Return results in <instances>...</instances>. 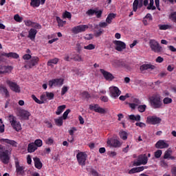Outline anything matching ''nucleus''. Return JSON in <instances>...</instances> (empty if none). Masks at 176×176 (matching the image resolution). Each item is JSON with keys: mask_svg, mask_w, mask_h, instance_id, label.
<instances>
[{"mask_svg": "<svg viewBox=\"0 0 176 176\" xmlns=\"http://www.w3.org/2000/svg\"><path fill=\"white\" fill-rule=\"evenodd\" d=\"M12 151L13 148L11 146H6V149L0 151V160L4 164H8L9 160H10V155H12Z\"/></svg>", "mask_w": 176, "mask_h": 176, "instance_id": "f257e3e1", "label": "nucleus"}, {"mask_svg": "<svg viewBox=\"0 0 176 176\" xmlns=\"http://www.w3.org/2000/svg\"><path fill=\"white\" fill-rule=\"evenodd\" d=\"M150 104L154 109H159L163 106V102H162V98L160 95L155 94L151 97Z\"/></svg>", "mask_w": 176, "mask_h": 176, "instance_id": "f03ea898", "label": "nucleus"}, {"mask_svg": "<svg viewBox=\"0 0 176 176\" xmlns=\"http://www.w3.org/2000/svg\"><path fill=\"white\" fill-rule=\"evenodd\" d=\"M148 45L152 52H154V53H162L163 52V47H162L159 42L155 39H150Z\"/></svg>", "mask_w": 176, "mask_h": 176, "instance_id": "7ed1b4c3", "label": "nucleus"}, {"mask_svg": "<svg viewBox=\"0 0 176 176\" xmlns=\"http://www.w3.org/2000/svg\"><path fill=\"white\" fill-rule=\"evenodd\" d=\"M26 64L24 65V68L26 69H32L36 68V65L39 64V57L32 56L30 60L25 61Z\"/></svg>", "mask_w": 176, "mask_h": 176, "instance_id": "20e7f679", "label": "nucleus"}, {"mask_svg": "<svg viewBox=\"0 0 176 176\" xmlns=\"http://www.w3.org/2000/svg\"><path fill=\"white\" fill-rule=\"evenodd\" d=\"M148 163V155L146 154H141L138 155L137 160L133 162V166H138L145 165Z\"/></svg>", "mask_w": 176, "mask_h": 176, "instance_id": "39448f33", "label": "nucleus"}, {"mask_svg": "<svg viewBox=\"0 0 176 176\" xmlns=\"http://www.w3.org/2000/svg\"><path fill=\"white\" fill-rule=\"evenodd\" d=\"M76 159L78 164L82 167L86 166V160H87V154L85 152H80L76 155Z\"/></svg>", "mask_w": 176, "mask_h": 176, "instance_id": "423d86ee", "label": "nucleus"}, {"mask_svg": "<svg viewBox=\"0 0 176 176\" xmlns=\"http://www.w3.org/2000/svg\"><path fill=\"white\" fill-rule=\"evenodd\" d=\"M6 82L8 86H9L10 89L12 91H14V93H20L21 91L20 85H17L15 82H13L10 80H6Z\"/></svg>", "mask_w": 176, "mask_h": 176, "instance_id": "0eeeda50", "label": "nucleus"}, {"mask_svg": "<svg viewBox=\"0 0 176 176\" xmlns=\"http://www.w3.org/2000/svg\"><path fill=\"white\" fill-rule=\"evenodd\" d=\"M15 168L16 176L25 175V166L20 165V162L19 161L15 162Z\"/></svg>", "mask_w": 176, "mask_h": 176, "instance_id": "6e6552de", "label": "nucleus"}, {"mask_svg": "<svg viewBox=\"0 0 176 176\" xmlns=\"http://www.w3.org/2000/svg\"><path fill=\"white\" fill-rule=\"evenodd\" d=\"M64 85V80L63 78H55L50 80L48 82V85L50 87H57V86H63Z\"/></svg>", "mask_w": 176, "mask_h": 176, "instance_id": "1a4fd4ad", "label": "nucleus"}, {"mask_svg": "<svg viewBox=\"0 0 176 176\" xmlns=\"http://www.w3.org/2000/svg\"><path fill=\"white\" fill-rule=\"evenodd\" d=\"M146 122L148 123V124H160V123L162 122V118L156 116H148Z\"/></svg>", "mask_w": 176, "mask_h": 176, "instance_id": "9d476101", "label": "nucleus"}, {"mask_svg": "<svg viewBox=\"0 0 176 176\" xmlns=\"http://www.w3.org/2000/svg\"><path fill=\"white\" fill-rule=\"evenodd\" d=\"M110 90V96H111L112 98H114L116 100L120 94H122V91L120 89H119L117 87H111L109 88Z\"/></svg>", "mask_w": 176, "mask_h": 176, "instance_id": "9b49d317", "label": "nucleus"}, {"mask_svg": "<svg viewBox=\"0 0 176 176\" xmlns=\"http://www.w3.org/2000/svg\"><path fill=\"white\" fill-rule=\"evenodd\" d=\"M87 26H86V25H77L76 27H74L72 29V32H73V34H75V35H76L77 34H80L81 32H85L86 31V30H87Z\"/></svg>", "mask_w": 176, "mask_h": 176, "instance_id": "f8f14e48", "label": "nucleus"}, {"mask_svg": "<svg viewBox=\"0 0 176 176\" xmlns=\"http://www.w3.org/2000/svg\"><path fill=\"white\" fill-rule=\"evenodd\" d=\"M100 72H101L102 75L104 78L105 80H108L109 82H111L115 79V76H113V74H111L109 72L106 71L104 69H100Z\"/></svg>", "mask_w": 176, "mask_h": 176, "instance_id": "ddd939ff", "label": "nucleus"}, {"mask_svg": "<svg viewBox=\"0 0 176 176\" xmlns=\"http://www.w3.org/2000/svg\"><path fill=\"white\" fill-rule=\"evenodd\" d=\"M0 144H1L2 145H10L11 146L17 148V142L12 140L10 139L1 138Z\"/></svg>", "mask_w": 176, "mask_h": 176, "instance_id": "4468645a", "label": "nucleus"}, {"mask_svg": "<svg viewBox=\"0 0 176 176\" xmlns=\"http://www.w3.org/2000/svg\"><path fill=\"white\" fill-rule=\"evenodd\" d=\"M114 45H116V50L118 52H122L126 49V43L121 41H114Z\"/></svg>", "mask_w": 176, "mask_h": 176, "instance_id": "2eb2a0df", "label": "nucleus"}, {"mask_svg": "<svg viewBox=\"0 0 176 176\" xmlns=\"http://www.w3.org/2000/svg\"><path fill=\"white\" fill-rule=\"evenodd\" d=\"M89 109L91 111H94V112H97L98 113H105V109L100 107L98 104H89Z\"/></svg>", "mask_w": 176, "mask_h": 176, "instance_id": "dca6fc26", "label": "nucleus"}, {"mask_svg": "<svg viewBox=\"0 0 176 176\" xmlns=\"http://www.w3.org/2000/svg\"><path fill=\"white\" fill-rule=\"evenodd\" d=\"M19 115L21 118H22V119L28 120V119H30V116H31V113L27 110L21 109L19 111Z\"/></svg>", "mask_w": 176, "mask_h": 176, "instance_id": "f3484780", "label": "nucleus"}, {"mask_svg": "<svg viewBox=\"0 0 176 176\" xmlns=\"http://www.w3.org/2000/svg\"><path fill=\"white\" fill-rule=\"evenodd\" d=\"M2 56L7 57L8 58H19V54L16 52H10L8 54L3 52L0 55V61H2Z\"/></svg>", "mask_w": 176, "mask_h": 176, "instance_id": "a211bd4d", "label": "nucleus"}, {"mask_svg": "<svg viewBox=\"0 0 176 176\" xmlns=\"http://www.w3.org/2000/svg\"><path fill=\"white\" fill-rule=\"evenodd\" d=\"M169 144L168 143L166 142V141L163 140H160L155 144V148L157 149H164L166 148H168Z\"/></svg>", "mask_w": 176, "mask_h": 176, "instance_id": "6ab92c4d", "label": "nucleus"}, {"mask_svg": "<svg viewBox=\"0 0 176 176\" xmlns=\"http://www.w3.org/2000/svg\"><path fill=\"white\" fill-rule=\"evenodd\" d=\"M38 34V30L35 28H31L28 31V38H30L32 41H35V38H36V34Z\"/></svg>", "mask_w": 176, "mask_h": 176, "instance_id": "aec40b11", "label": "nucleus"}, {"mask_svg": "<svg viewBox=\"0 0 176 176\" xmlns=\"http://www.w3.org/2000/svg\"><path fill=\"white\" fill-rule=\"evenodd\" d=\"M107 144L113 148H120L122 146V143L118 140H108Z\"/></svg>", "mask_w": 176, "mask_h": 176, "instance_id": "412c9836", "label": "nucleus"}, {"mask_svg": "<svg viewBox=\"0 0 176 176\" xmlns=\"http://www.w3.org/2000/svg\"><path fill=\"white\" fill-rule=\"evenodd\" d=\"M156 66L151 64H143L140 67V70L141 72H144V71H146V69H155Z\"/></svg>", "mask_w": 176, "mask_h": 176, "instance_id": "4be33fe9", "label": "nucleus"}, {"mask_svg": "<svg viewBox=\"0 0 176 176\" xmlns=\"http://www.w3.org/2000/svg\"><path fill=\"white\" fill-rule=\"evenodd\" d=\"M145 170V167L139 166L136 168H133L129 170V174H135V173H141V171H144Z\"/></svg>", "mask_w": 176, "mask_h": 176, "instance_id": "5701e85b", "label": "nucleus"}, {"mask_svg": "<svg viewBox=\"0 0 176 176\" xmlns=\"http://www.w3.org/2000/svg\"><path fill=\"white\" fill-rule=\"evenodd\" d=\"M33 160L34 162V167L38 168V170H41L43 166L42 162H41V159H39L38 157H36L33 158Z\"/></svg>", "mask_w": 176, "mask_h": 176, "instance_id": "b1692460", "label": "nucleus"}, {"mask_svg": "<svg viewBox=\"0 0 176 176\" xmlns=\"http://www.w3.org/2000/svg\"><path fill=\"white\" fill-rule=\"evenodd\" d=\"M37 149L38 148L34 142H31L28 145V152L29 153H34V152H35V151H36Z\"/></svg>", "mask_w": 176, "mask_h": 176, "instance_id": "393cba45", "label": "nucleus"}, {"mask_svg": "<svg viewBox=\"0 0 176 176\" xmlns=\"http://www.w3.org/2000/svg\"><path fill=\"white\" fill-rule=\"evenodd\" d=\"M1 69L3 71V74H10L12 72V69H13V67L12 66L1 65Z\"/></svg>", "mask_w": 176, "mask_h": 176, "instance_id": "a878e982", "label": "nucleus"}, {"mask_svg": "<svg viewBox=\"0 0 176 176\" xmlns=\"http://www.w3.org/2000/svg\"><path fill=\"white\" fill-rule=\"evenodd\" d=\"M11 126L15 131H20L21 130V124L19 121L14 122Z\"/></svg>", "mask_w": 176, "mask_h": 176, "instance_id": "bb28decb", "label": "nucleus"}, {"mask_svg": "<svg viewBox=\"0 0 176 176\" xmlns=\"http://www.w3.org/2000/svg\"><path fill=\"white\" fill-rule=\"evenodd\" d=\"M58 61H60V59H58V58L50 59L47 61V65L48 67H53V64L54 65L58 64Z\"/></svg>", "mask_w": 176, "mask_h": 176, "instance_id": "cd10ccee", "label": "nucleus"}, {"mask_svg": "<svg viewBox=\"0 0 176 176\" xmlns=\"http://www.w3.org/2000/svg\"><path fill=\"white\" fill-rule=\"evenodd\" d=\"M65 108H67V106L65 104L58 106L56 111V114L61 115V113H63V112L65 111Z\"/></svg>", "mask_w": 176, "mask_h": 176, "instance_id": "c85d7f7f", "label": "nucleus"}, {"mask_svg": "<svg viewBox=\"0 0 176 176\" xmlns=\"http://www.w3.org/2000/svg\"><path fill=\"white\" fill-rule=\"evenodd\" d=\"M116 17V14L110 13L106 19V22L108 23V24H111V23H112V21L113 20V19H115Z\"/></svg>", "mask_w": 176, "mask_h": 176, "instance_id": "c756f323", "label": "nucleus"}, {"mask_svg": "<svg viewBox=\"0 0 176 176\" xmlns=\"http://www.w3.org/2000/svg\"><path fill=\"white\" fill-rule=\"evenodd\" d=\"M41 5V0H31L30 6L32 8H39Z\"/></svg>", "mask_w": 176, "mask_h": 176, "instance_id": "7c9ffc66", "label": "nucleus"}, {"mask_svg": "<svg viewBox=\"0 0 176 176\" xmlns=\"http://www.w3.org/2000/svg\"><path fill=\"white\" fill-rule=\"evenodd\" d=\"M172 153H173V150L171 149V148H168L164 154V157H163L164 159H169Z\"/></svg>", "mask_w": 176, "mask_h": 176, "instance_id": "2f4dec72", "label": "nucleus"}, {"mask_svg": "<svg viewBox=\"0 0 176 176\" xmlns=\"http://www.w3.org/2000/svg\"><path fill=\"white\" fill-rule=\"evenodd\" d=\"M56 21L58 23V27H64L67 23V21H63L60 16H56Z\"/></svg>", "mask_w": 176, "mask_h": 176, "instance_id": "473e14b6", "label": "nucleus"}, {"mask_svg": "<svg viewBox=\"0 0 176 176\" xmlns=\"http://www.w3.org/2000/svg\"><path fill=\"white\" fill-rule=\"evenodd\" d=\"M8 120L11 124V126L14 124L17 121V118L16 116H13L12 114H10L8 116Z\"/></svg>", "mask_w": 176, "mask_h": 176, "instance_id": "72a5a7b5", "label": "nucleus"}, {"mask_svg": "<svg viewBox=\"0 0 176 176\" xmlns=\"http://www.w3.org/2000/svg\"><path fill=\"white\" fill-rule=\"evenodd\" d=\"M129 118L130 120H135L136 122H140V120H141V116L140 115L135 116L132 114V115H130Z\"/></svg>", "mask_w": 176, "mask_h": 176, "instance_id": "f704fd0d", "label": "nucleus"}, {"mask_svg": "<svg viewBox=\"0 0 176 176\" xmlns=\"http://www.w3.org/2000/svg\"><path fill=\"white\" fill-rule=\"evenodd\" d=\"M168 19L176 24V11L171 12L168 16Z\"/></svg>", "mask_w": 176, "mask_h": 176, "instance_id": "c9c22d12", "label": "nucleus"}, {"mask_svg": "<svg viewBox=\"0 0 176 176\" xmlns=\"http://www.w3.org/2000/svg\"><path fill=\"white\" fill-rule=\"evenodd\" d=\"M63 120V117H59L58 118L54 119L55 124H56V126H61L64 122Z\"/></svg>", "mask_w": 176, "mask_h": 176, "instance_id": "e433bc0d", "label": "nucleus"}, {"mask_svg": "<svg viewBox=\"0 0 176 176\" xmlns=\"http://www.w3.org/2000/svg\"><path fill=\"white\" fill-rule=\"evenodd\" d=\"M33 143H34L36 148H41V146L43 145V142H42V140L41 139H36Z\"/></svg>", "mask_w": 176, "mask_h": 176, "instance_id": "4c0bfd02", "label": "nucleus"}, {"mask_svg": "<svg viewBox=\"0 0 176 176\" xmlns=\"http://www.w3.org/2000/svg\"><path fill=\"white\" fill-rule=\"evenodd\" d=\"M160 165L161 166V167H163V168H168V162H167V161H165L164 160L160 161Z\"/></svg>", "mask_w": 176, "mask_h": 176, "instance_id": "58836bf2", "label": "nucleus"}, {"mask_svg": "<svg viewBox=\"0 0 176 176\" xmlns=\"http://www.w3.org/2000/svg\"><path fill=\"white\" fill-rule=\"evenodd\" d=\"M70 60H74V61H83V59L82 58V56L79 54H76L74 57L71 58Z\"/></svg>", "mask_w": 176, "mask_h": 176, "instance_id": "ea45409f", "label": "nucleus"}, {"mask_svg": "<svg viewBox=\"0 0 176 176\" xmlns=\"http://www.w3.org/2000/svg\"><path fill=\"white\" fill-rule=\"evenodd\" d=\"M32 98L34 101H35V102H36V104H45L44 101H41V100L38 99V98H36V96L35 95H32Z\"/></svg>", "mask_w": 176, "mask_h": 176, "instance_id": "a19ab883", "label": "nucleus"}, {"mask_svg": "<svg viewBox=\"0 0 176 176\" xmlns=\"http://www.w3.org/2000/svg\"><path fill=\"white\" fill-rule=\"evenodd\" d=\"M127 132L126 131H122L120 133V137L124 141H126L127 140Z\"/></svg>", "mask_w": 176, "mask_h": 176, "instance_id": "79ce46f5", "label": "nucleus"}, {"mask_svg": "<svg viewBox=\"0 0 176 176\" xmlns=\"http://www.w3.org/2000/svg\"><path fill=\"white\" fill-rule=\"evenodd\" d=\"M171 102H173V99L168 97L164 98L163 100V103L165 105H167L168 104H171Z\"/></svg>", "mask_w": 176, "mask_h": 176, "instance_id": "37998d69", "label": "nucleus"}, {"mask_svg": "<svg viewBox=\"0 0 176 176\" xmlns=\"http://www.w3.org/2000/svg\"><path fill=\"white\" fill-rule=\"evenodd\" d=\"M140 2L138 0H135L133 3V12H137V9H138V5Z\"/></svg>", "mask_w": 176, "mask_h": 176, "instance_id": "c03bdc74", "label": "nucleus"}, {"mask_svg": "<svg viewBox=\"0 0 176 176\" xmlns=\"http://www.w3.org/2000/svg\"><path fill=\"white\" fill-rule=\"evenodd\" d=\"M153 3H154L153 0H150V3L147 7V9L148 10H155L156 9V7L153 6Z\"/></svg>", "mask_w": 176, "mask_h": 176, "instance_id": "a18cd8bd", "label": "nucleus"}, {"mask_svg": "<svg viewBox=\"0 0 176 176\" xmlns=\"http://www.w3.org/2000/svg\"><path fill=\"white\" fill-rule=\"evenodd\" d=\"M14 20L17 23H21L23 21V17L20 16L18 14L14 16Z\"/></svg>", "mask_w": 176, "mask_h": 176, "instance_id": "49530a36", "label": "nucleus"}, {"mask_svg": "<svg viewBox=\"0 0 176 176\" xmlns=\"http://www.w3.org/2000/svg\"><path fill=\"white\" fill-rule=\"evenodd\" d=\"M63 19H71L72 17V14H71V12H69L68 11H65L63 14Z\"/></svg>", "mask_w": 176, "mask_h": 176, "instance_id": "de8ad7c7", "label": "nucleus"}, {"mask_svg": "<svg viewBox=\"0 0 176 176\" xmlns=\"http://www.w3.org/2000/svg\"><path fill=\"white\" fill-rule=\"evenodd\" d=\"M84 49H85V50H94L96 45H94V44H89L87 46H84Z\"/></svg>", "mask_w": 176, "mask_h": 176, "instance_id": "09e8293b", "label": "nucleus"}, {"mask_svg": "<svg viewBox=\"0 0 176 176\" xmlns=\"http://www.w3.org/2000/svg\"><path fill=\"white\" fill-rule=\"evenodd\" d=\"M69 112H71V109H68L63 113V115L62 117L63 120H67V118H68V115L69 114Z\"/></svg>", "mask_w": 176, "mask_h": 176, "instance_id": "8fccbe9b", "label": "nucleus"}, {"mask_svg": "<svg viewBox=\"0 0 176 176\" xmlns=\"http://www.w3.org/2000/svg\"><path fill=\"white\" fill-rule=\"evenodd\" d=\"M0 133H5V124H3V121L0 118Z\"/></svg>", "mask_w": 176, "mask_h": 176, "instance_id": "3c124183", "label": "nucleus"}, {"mask_svg": "<svg viewBox=\"0 0 176 176\" xmlns=\"http://www.w3.org/2000/svg\"><path fill=\"white\" fill-rule=\"evenodd\" d=\"M138 109L139 111V112H145V111L146 110V106L145 104H142V105H139L138 107Z\"/></svg>", "mask_w": 176, "mask_h": 176, "instance_id": "603ef678", "label": "nucleus"}, {"mask_svg": "<svg viewBox=\"0 0 176 176\" xmlns=\"http://www.w3.org/2000/svg\"><path fill=\"white\" fill-rule=\"evenodd\" d=\"M46 94V97L47 98H48L49 100H53V98H54V94L53 92H45Z\"/></svg>", "mask_w": 176, "mask_h": 176, "instance_id": "864d4df0", "label": "nucleus"}, {"mask_svg": "<svg viewBox=\"0 0 176 176\" xmlns=\"http://www.w3.org/2000/svg\"><path fill=\"white\" fill-rule=\"evenodd\" d=\"M162 153H163L162 150H157V151H155L154 154L155 159L160 158L162 157Z\"/></svg>", "mask_w": 176, "mask_h": 176, "instance_id": "5fc2aeb1", "label": "nucleus"}, {"mask_svg": "<svg viewBox=\"0 0 176 176\" xmlns=\"http://www.w3.org/2000/svg\"><path fill=\"white\" fill-rule=\"evenodd\" d=\"M116 64H117L118 67H126V63L122 60H116Z\"/></svg>", "mask_w": 176, "mask_h": 176, "instance_id": "6e6d98bb", "label": "nucleus"}, {"mask_svg": "<svg viewBox=\"0 0 176 176\" xmlns=\"http://www.w3.org/2000/svg\"><path fill=\"white\" fill-rule=\"evenodd\" d=\"M24 23L26 27H32V25L35 24V22H32L31 20H26Z\"/></svg>", "mask_w": 176, "mask_h": 176, "instance_id": "4d7b16f0", "label": "nucleus"}, {"mask_svg": "<svg viewBox=\"0 0 176 176\" xmlns=\"http://www.w3.org/2000/svg\"><path fill=\"white\" fill-rule=\"evenodd\" d=\"M159 28H160V30H168V28H171V25H160Z\"/></svg>", "mask_w": 176, "mask_h": 176, "instance_id": "13d9d810", "label": "nucleus"}, {"mask_svg": "<svg viewBox=\"0 0 176 176\" xmlns=\"http://www.w3.org/2000/svg\"><path fill=\"white\" fill-rule=\"evenodd\" d=\"M68 87L67 86H63L61 89V92H60V95L61 96H64L67 91H68Z\"/></svg>", "mask_w": 176, "mask_h": 176, "instance_id": "bf43d9fd", "label": "nucleus"}, {"mask_svg": "<svg viewBox=\"0 0 176 176\" xmlns=\"http://www.w3.org/2000/svg\"><path fill=\"white\" fill-rule=\"evenodd\" d=\"M32 28H34V30H41L42 29V25L38 23H33V25L32 26Z\"/></svg>", "mask_w": 176, "mask_h": 176, "instance_id": "052dcab7", "label": "nucleus"}, {"mask_svg": "<svg viewBox=\"0 0 176 176\" xmlns=\"http://www.w3.org/2000/svg\"><path fill=\"white\" fill-rule=\"evenodd\" d=\"M103 33H104V30L102 29H99L98 32H95L96 38H98V36H101V35H102Z\"/></svg>", "mask_w": 176, "mask_h": 176, "instance_id": "680f3d73", "label": "nucleus"}, {"mask_svg": "<svg viewBox=\"0 0 176 176\" xmlns=\"http://www.w3.org/2000/svg\"><path fill=\"white\" fill-rule=\"evenodd\" d=\"M1 90L6 94V97H9V91H8V89L5 87H2L1 88Z\"/></svg>", "mask_w": 176, "mask_h": 176, "instance_id": "e2e57ef3", "label": "nucleus"}, {"mask_svg": "<svg viewBox=\"0 0 176 176\" xmlns=\"http://www.w3.org/2000/svg\"><path fill=\"white\" fill-rule=\"evenodd\" d=\"M82 96L83 97V98H90V94H89V92L87 91H83L82 93Z\"/></svg>", "mask_w": 176, "mask_h": 176, "instance_id": "0e129e2a", "label": "nucleus"}, {"mask_svg": "<svg viewBox=\"0 0 176 176\" xmlns=\"http://www.w3.org/2000/svg\"><path fill=\"white\" fill-rule=\"evenodd\" d=\"M86 13L87 14H88V16H93V14H95L96 13V10H93V9L88 10Z\"/></svg>", "mask_w": 176, "mask_h": 176, "instance_id": "69168bd1", "label": "nucleus"}, {"mask_svg": "<svg viewBox=\"0 0 176 176\" xmlns=\"http://www.w3.org/2000/svg\"><path fill=\"white\" fill-rule=\"evenodd\" d=\"M108 23L106 21V22H100L99 23V27H100V28H105L107 27H108Z\"/></svg>", "mask_w": 176, "mask_h": 176, "instance_id": "338daca9", "label": "nucleus"}, {"mask_svg": "<svg viewBox=\"0 0 176 176\" xmlns=\"http://www.w3.org/2000/svg\"><path fill=\"white\" fill-rule=\"evenodd\" d=\"M23 60H28L30 61V60L32 58V56L29 54H26L23 56Z\"/></svg>", "mask_w": 176, "mask_h": 176, "instance_id": "774afa93", "label": "nucleus"}]
</instances>
